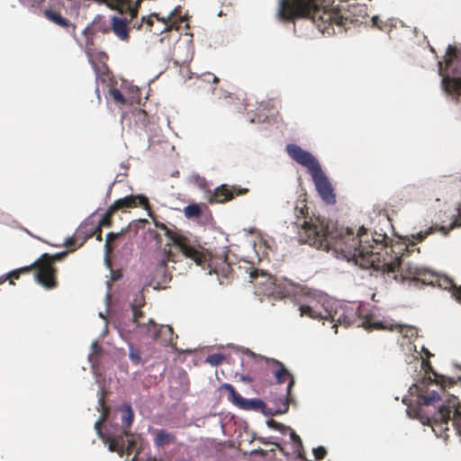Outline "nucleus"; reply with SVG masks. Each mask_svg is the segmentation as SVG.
I'll use <instances>...</instances> for the list:
<instances>
[{
    "instance_id": "57",
    "label": "nucleus",
    "mask_w": 461,
    "mask_h": 461,
    "mask_svg": "<svg viewBox=\"0 0 461 461\" xmlns=\"http://www.w3.org/2000/svg\"><path fill=\"white\" fill-rule=\"evenodd\" d=\"M99 315L101 318L105 319L104 315L102 312H100Z\"/></svg>"
},
{
    "instance_id": "46",
    "label": "nucleus",
    "mask_w": 461,
    "mask_h": 461,
    "mask_svg": "<svg viewBox=\"0 0 461 461\" xmlns=\"http://www.w3.org/2000/svg\"><path fill=\"white\" fill-rule=\"evenodd\" d=\"M267 425L269 428H272L276 430H282V429L284 428V425L278 423L277 421H276L274 420H268Z\"/></svg>"
},
{
    "instance_id": "50",
    "label": "nucleus",
    "mask_w": 461,
    "mask_h": 461,
    "mask_svg": "<svg viewBox=\"0 0 461 461\" xmlns=\"http://www.w3.org/2000/svg\"><path fill=\"white\" fill-rule=\"evenodd\" d=\"M94 236H95L97 240H99V241L102 240V230H101V228H99V227L96 228V233H95Z\"/></svg>"
},
{
    "instance_id": "45",
    "label": "nucleus",
    "mask_w": 461,
    "mask_h": 461,
    "mask_svg": "<svg viewBox=\"0 0 461 461\" xmlns=\"http://www.w3.org/2000/svg\"><path fill=\"white\" fill-rule=\"evenodd\" d=\"M452 295L461 303V285L457 286L455 285V287L452 289Z\"/></svg>"
},
{
    "instance_id": "39",
    "label": "nucleus",
    "mask_w": 461,
    "mask_h": 461,
    "mask_svg": "<svg viewBox=\"0 0 461 461\" xmlns=\"http://www.w3.org/2000/svg\"><path fill=\"white\" fill-rule=\"evenodd\" d=\"M92 350L93 352L89 355V360L90 362L95 363V361H97L96 356L101 351V347L98 345L97 342H94L92 344Z\"/></svg>"
},
{
    "instance_id": "14",
    "label": "nucleus",
    "mask_w": 461,
    "mask_h": 461,
    "mask_svg": "<svg viewBox=\"0 0 461 461\" xmlns=\"http://www.w3.org/2000/svg\"><path fill=\"white\" fill-rule=\"evenodd\" d=\"M98 402L101 408V415L95 423V429L104 444L108 445V449L111 452H115V436L113 433L104 432L103 427V423L107 420L110 413V407L105 403V393L104 391Z\"/></svg>"
},
{
    "instance_id": "26",
    "label": "nucleus",
    "mask_w": 461,
    "mask_h": 461,
    "mask_svg": "<svg viewBox=\"0 0 461 461\" xmlns=\"http://www.w3.org/2000/svg\"><path fill=\"white\" fill-rule=\"evenodd\" d=\"M457 53H458V50L456 46L448 45V47L447 49L446 56L444 58L445 68H443V63L441 61H439L441 63V68H442L443 74L446 75L447 77H448L449 78H454V77H455L454 69L457 66V62L459 60H461V59H459L455 61V59L457 57ZM438 74H440V65L439 64H438ZM439 76L442 77L441 75H439Z\"/></svg>"
},
{
    "instance_id": "41",
    "label": "nucleus",
    "mask_w": 461,
    "mask_h": 461,
    "mask_svg": "<svg viewBox=\"0 0 461 461\" xmlns=\"http://www.w3.org/2000/svg\"><path fill=\"white\" fill-rule=\"evenodd\" d=\"M312 452L316 460L323 459L327 454L325 447L321 446L313 448Z\"/></svg>"
},
{
    "instance_id": "37",
    "label": "nucleus",
    "mask_w": 461,
    "mask_h": 461,
    "mask_svg": "<svg viewBox=\"0 0 461 461\" xmlns=\"http://www.w3.org/2000/svg\"><path fill=\"white\" fill-rule=\"evenodd\" d=\"M129 357L133 364L139 365L140 363V350L133 346L130 345Z\"/></svg>"
},
{
    "instance_id": "44",
    "label": "nucleus",
    "mask_w": 461,
    "mask_h": 461,
    "mask_svg": "<svg viewBox=\"0 0 461 461\" xmlns=\"http://www.w3.org/2000/svg\"><path fill=\"white\" fill-rule=\"evenodd\" d=\"M457 211H458L457 215H456V219L454 220V221L452 222V224L450 225L449 229H453L455 227H461V205L458 207Z\"/></svg>"
},
{
    "instance_id": "25",
    "label": "nucleus",
    "mask_w": 461,
    "mask_h": 461,
    "mask_svg": "<svg viewBox=\"0 0 461 461\" xmlns=\"http://www.w3.org/2000/svg\"><path fill=\"white\" fill-rule=\"evenodd\" d=\"M250 282L255 286L262 287V293H272L275 286V278L258 269H252L249 273Z\"/></svg>"
},
{
    "instance_id": "27",
    "label": "nucleus",
    "mask_w": 461,
    "mask_h": 461,
    "mask_svg": "<svg viewBox=\"0 0 461 461\" xmlns=\"http://www.w3.org/2000/svg\"><path fill=\"white\" fill-rule=\"evenodd\" d=\"M96 213H94L82 222L76 230L77 232V236H80L81 240L79 246H83L88 239L92 238L94 234L96 233Z\"/></svg>"
},
{
    "instance_id": "33",
    "label": "nucleus",
    "mask_w": 461,
    "mask_h": 461,
    "mask_svg": "<svg viewBox=\"0 0 461 461\" xmlns=\"http://www.w3.org/2000/svg\"><path fill=\"white\" fill-rule=\"evenodd\" d=\"M455 283L452 279L445 276H437V282H436V285L442 288V289H445V290H449V291H452V289L455 287Z\"/></svg>"
},
{
    "instance_id": "8",
    "label": "nucleus",
    "mask_w": 461,
    "mask_h": 461,
    "mask_svg": "<svg viewBox=\"0 0 461 461\" xmlns=\"http://www.w3.org/2000/svg\"><path fill=\"white\" fill-rule=\"evenodd\" d=\"M156 226L165 231L166 236L185 258L194 260L196 265L202 266L203 268H205V265L207 264L210 268V274L212 271L218 274L219 270L213 266V257L208 254L196 240L172 231L164 223L158 224L156 222Z\"/></svg>"
},
{
    "instance_id": "43",
    "label": "nucleus",
    "mask_w": 461,
    "mask_h": 461,
    "mask_svg": "<svg viewBox=\"0 0 461 461\" xmlns=\"http://www.w3.org/2000/svg\"><path fill=\"white\" fill-rule=\"evenodd\" d=\"M290 438L295 446L303 447V442H302L301 438L294 430H291V432H290Z\"/></svg>"
},
{
    "instance_id": "10",
    "label": "nucleus",
    "mask_w": 461,
    "mask_h": 461,
    "mask_svg": "<svg viewBox=\"0 0 461 461\" xmlns=\"http://www.w3.org/2000/svg\"><path fill=\"white\" fill-rule=\"evenodd\" d=\"M68 251H62L54 255L48 253L42 254L37 260L36 266L39 267V273L36 275V281L46 289H53L58 286L57 268L54 267L56 261L64 259Z\"/></svg>"
},
{
    "instance_id": "2",
    "label": "nucleus",
    "mask_w": 461,
    "mask_h": 461,
    "mask_svg": "<svg viewBox=\"0 0 461 461\" xmlns=\"http://www.w3.org/2000/svg\"><path fill=\"white\" fill-rule=\"evenodd\" d=\"M422 369L426 375L422 379L414 384L411 390L417 393V406L411 411L424 425L431 427L438 438L447 439L449 424L461 435V402L458 398L451 395L440 404V396L437 389L443 391L447 386H452L454 380L437 374L429 360H423Z\"/></svg>"
},
{
    "instance_id": "42",
    "label": "nucleus",
    "mask_w": 461,
    "mask_h": 461,
    "mask_svg": "<svg viewBox=\"0 0 461 461\" xmlns=\"http://www.w3.org/2000/svg\"><path fill=\"white\" fill-rule=\"evenodd\" d=\"M21 274L18 269L11 271L5 278H0L1 281H5L6 279H10V284L14 285L13 279H18L20 277Z\"/></svg>"
},
{
    "instance_id": "29",
    "label": "nucleus",
    "mask_w": 461,
    "mask_h": 461,
    "mask_svg": "<svg viewBox=\"0 0 461 461\" xmlns=\"http://www.w3.org/2000/svg\"><path fill=\"white\" fill-rule=\"evenodd\" d=\"M117 14L125 15L124 17H128L131 22L132 18H137L138 10L132 7L131 0H117Z\"/></svg>"
},
{
    "instance_id": "1",
    "label": "nucleus",
    "mask_w": 461,
    "mask_h": 461,
    "mask_svg": "<svg viewBox=\"0 0 461 461\" xmlns=\"http://www.w3.org/2000/svg\"><path fill=\"white\" fill-rule=\"evenodd\" d=\"M298 207H295V211ZM299 213L304 219L298 231L299 241L307 243L310 246L324 250H334L337 254H340L348 261H354L362 268H374L381 270L388 276L391 274L388 269L384 267H376L374 266H366L361 264L365 259H373L374 261L384 260L389 256H396L398 258H406L410 251L415 249L416 243L401 244L394 243L388 246V236L385 232L374 231L371 235L367 230L361 227L355 235L348 228L339 227L333 222L320 216L306 220L305 213H308L306 205L299 209Z\"/></svg>"
},
{
    "instance_id": "19",
    "label": "nucleus",
    "mask_w": 461,
    "mask_h": 461,
    "mask_svg": "<svg viewBox=\"0 0 461 461\" xmlns=\"http://www.w3.org/2000/svg\"><path fill=\"white\" fill-rule=\"evenodd\" d=\"M312 177L321 199L327 203H334L336 202V197L333 192V188L322 169L321 168L318 170V172L316 171L313 173Z\"/></svg>"
},
{
    "instance_id": "23",
    "label": "nucleus",
    "mask_w": 461,
    "mask_h": 461,
    "mask_svg": "<svg viewBox=\"0 0 461 461\" xmlns=\"http://www.w3.org/2000/svg\"><path fill=\"white\" fill-rule=\"evenodd\" d=\"M441 66V63L439 62ZM440 75L442 76V86L443 89L448 94H461V59L457 62V66L454 69V78H449L443 74L442 68H440Z\"/></svg>"
},
{
    "instance_id": "22",
    "label": "nucleus",
    "mask_w": 461,
    "mask_h": 461,
    "mask_svg": "<svg viewBox=\"0 0 461 461\" xmlns=\"http://www.w3.org/2000/svg\"><path fill=\"white\" fill-rule=\"evenodd\" d=\"M136 207H142L147 211H150L148 197L143 194H131L117 199V211L126 212L128 209Z\"/></svg>"
},
{
    "instance_id": "38",
    "label": "nucleus",
    "mask_w": 461,
    "mask_h": 461,
    "mask_svg": "<svg viewBox=\"0 0 461 461\" xmlns=\"http://www.w3.org/2000/svg\"><path fill=\"white\" fill-rule=\"evenodd\" d=\"M220 259L221 260V265H222L221 271H222V273L225 274L230 269V264L227 263V259H228V251L227 250L222 251Z\"/></svg>"
},
{
    "instance_id": "48",
    "label": "nucleus",
    "mask_w": 461,
    "mask_h": 461,
    "mask_svg": "<svg viewBox=\"0 0 461 461\" xmlns=\"http://www.w3.org/2000/svg\"><path fill=\"white\" fill-rule=\"evenodd\" d=\"M98 2H104L111 9H115V0H97Z\"/></svg>"
},
{
    "instance_id": "34",
    "label": "nucleus",
    "mask_w": 461,
    "mask_h": 461,
    "mask_svg": "<svg viewBox=\"0 0 461 461\" xmlns=\"http://www.w3.org/2000/svg\"><path fill=\"white\" fill-rule=\"evenodd\" d=\"M185 215L187 218L199 217L202 214V209L199 204L192 203L185 207Z\"/></svg>"
},
{
    "instance_id": "40",
    "label": "nucleus",
    "mask_w": 461,
    "mask_h": 461,
    "mask_svg": "<svg viewBox=\"0 0 461 461\" xmlns=\"http://www.w3.org/2000/svg\"><path fill=\"white\" fill-rule=\"evenodd\" d=\"M36 264V261H34L32 265L30 266H27V267H20L18 268L20 274H29L31 273V271L32 269H35L36 272H35V275L34 276L36 277V275L39 273V267L35 265Z\"/></svg>"
},
{
    "instance_id": "31",
    "label": "nucleus",
    "mask_w": 461,
    "mask_h": 461,
    "mask_svg": "<svg viewBox=\"0 0 461 461\" xmlns=\"http://www.w3.org/2000/svg\"><path fill=\"white\" fill-rule=\"evenodd\" d=\"M436 231H441L444 236H447L448 234L449 229H447L444 226H441V227L431 226L425 230H421V231L418 232L416 235H412V238L414 240H416L418 242H421L429 235H430Z\"/></svg>"
},
{
    "instance_id": "30",
    "label": "nucleus",
    "mask_w": 461,
    "mask_h": 461,
    "mask_svg": "<svg viewBox=\"0 0 461 461\" xmlns=\"http://www.w3.org/2000/svg\"><path fill=\"white\" fill-rule=\"evenodd\" d=\"M170 280V277L167 274V264L164 259H162L158 265L154 276L152 278V282L156 283L158 286L167 283Z\"/></svg>"
},
{
    "instance_id": "54",
    "label": "nucleus",
    "mask_w": 461,
    "mask_h": 461,
    "mask_svg": "<svg viewBox=\"0 0 461 461\" xmlns=\"http://www.w3.org/2000/svg\"><path fill=\"white\" fill-rule=\"evenodd\" d=\"M29 2L35 3V4H36V6H35V7H38V6H40V5H41V3H43V2H44V0H29Z\"/></svg>"
},
{
    "instance_id": "5",
    "label": "nucleus",
    "mask_w": 461,
    "mask_h": 461,
    "mask_svg": "<svg viewBox=\"0 0 461 461\" xmlns=\"http://www.w3.org/2000/svg\"><path fill=\"white\" fill-rule=\"evenodd\" d=\"M301 316H307L313 320L330 321L337 333L338 324L345 327H364L366 330L381 328L378 322H373L368 316L362 317L360 308L348 306H330L329 302L322 295L318 298H311L308 303L299 306Z\"/></svg>"
},
{
    "instance_id": "20",
    "label": "nucleus",
    "mask_w": 461,
    "mask_h": 461,
    "mask_svg": "<svg viewBox=\"0 0 461 461\" xmlns=\"http://www.w3.org/2000/svg\"><path fill=\"white\" fill-rule=\"evenodd\" d=\"M140 90L137 86L122 78L121 90L117 89V103L122 104H140L141 98Z\"/></svg>"
},
{
    "instance_id": "35",
    "label": "nucleus",
    "mask_w": 461,
    "mask_h": 461,
    "mask_svg": "<svg viewBox=\"0 0 461 461\" xmlns=\"http://www.w3.org/2000/svg\"><path fill=\"white\" fill-rule=\"evenodd\" d=\"M81 242V240H80V236H77V232L76 231L75 234L70 237V238H68L65 241V246L69 248V252H73L75 251L77 248H80L81 246H79V243Z\"/></svg>"
},
{
    "instance_id": "49",
    "label": "nucleus",
    "mask_w": 461,
    "mask_h": 461,
    "mask_svg": "<svg viewBox=\"0 0 461 461\" xmlns=\"http://www.w3.org/2000/svg\"><path fill=\"white\" fill-rule=\"evenodd\" d=\"M240 380L246 383H251L253 382V378L249 375H241L240 376Z\"/></svg>"
},
{
    "instance_id": "7",
    "label": "nucleus",
    "mask_w": 461,
    "mask_h": 461,
    "mask_svg": "<svg viewBox=\"0 0 461 461\" xmlns=\"http://www.w3.org/2000/svg\"><path fill=\"white\" fill-rule=\"evenodd\" d=\"M376 267H384L388 269L393 277L396 281L411 280L420 282L423 285L436 286L438 275L434 272L420 267L411 262H405V258H398L396 256H389L384 260L375 261ZM365 267L374 266V260L365 259L361 262Z\"/></svg>"
},
{
    "instance_id": "21",
    "label": "nucleus",
    "mask_w": 461,
    "mask_h": 461,
    "mask_svg": "<svg viewBox=\"0 0 461 461\" xmlns=\"http://www.w3.org/2000/svg\"><path fill=\"white\" fill-rule=\"evenodd\" d=\"M43 16L50 23L66 30L70 34H76L77 26L74 23H72L68 19L64 17L60 14V12L55 9L54 7L45 8L43 10Z\"/></svg>"
},
{
    "instance_id": "56",
    "label": "nucleus",
    "mask_w": 461,
    "mask_h": 461,
    "mask_svg": "<svg viewBox=\"0 0 461 461\" xmlns=\"http://www.w3.org/2000/svg\"><path fill=\"white\" fill-rule=\"evenodd\" d=\"M121 236H122V233L117 232V234H116L117 240H119L121 238Z\"/></svg>"
},
{
    "instance_id": "15",
    "label": "nucleus",
    "mask_w": 461,
    "mask_h": 461,
    "mask_svg": "<svg viewBox=\"0 0 461 461\" xmlns=\"http://www.w3.org/2000/svg\"><path fill=\"white\" fill-rule=\"evenodd\" d=\"M180 14L181 10L178 6L170 12L167 17H159L158 14L153 13L148 16H142L141 19L143 25L145 24L146 30L149 32H151V28L154 23V17L158 21L162 22L165 24V28L161 31V32H169L172 29H177L179 27V24L184 22V18L181 17Z\"/></svg>"
},
{
    "instance_id": "32",
    "label": "nucleus",
    "mask_w": 461,
    "mask_h": 461,
    "mask_svg": "<svg viewBox=\"0 0 461 461\" xmlns=\"http://www.w3.org/2000/svg\"><path fill=\"white\" fill-rule=\"evenodd\" d=\"M114 212H115V202L109 206L107 212L104 215L100 216V215L96 214L97 227L102 228V227L111 226L112 225V218H113V214Z\"/></svg>"
},
{
    "instance_id": "11",
    "label": "nucleus",
    "mask_w": 461,
    "mask_h": 461,
    "mask_svg": "<svg viewBox=\"0 0 461 461\" xmlns=\"http://www.w3.org/2000/svg\"><path fill=\"white\" fill-rule=\"evenodd\" d=\"M117 412L121 414L122 428L124 433V436H117V455L129 456L136 448L135 435L128 431L134 420V411L130 403H123L117 409Z\"/></svg>"
},
{
    "instance_id": "28",
    "label": "nucleus",
    "mask_w": 461,
    "mask_h": 461,
    "mask_svg": "<svg viewBox=\"0 0 461 461\" xmlns=\"http://www.w3.org/2000/svg\"><path fill=\"white\" fill-rule=\"evenodd\" d=\"M154 434V444L157 447H165L176 442V436L172 432H168L166 429H157L153 432Z\"/></svg>"
},
{
    "instance_id": "36",
    "label": "nucleus",
    "mask_w": 461,
    "mask_h": 461,
    "mask_svg": "<svg viewBox=\"0 0 461 461\" xmlns=\"http://www.w3.org/2000/svg\"><path fill=\"white\" fill-rule=\"evenodd\" d=\"M224 356L220 353H215L209 355L206 357L205 362L210 364L211 366H220L224 361Z\"/></svg>"
},
{
    "instance_id": "12",
    "label": "nucleus",
    "mask_w": 461,
    "mask_h": 461,
    "mask_svg": "<svg viewBox=\"0 0 461 461\" xmlns=\"http://www.w3.org/2000/svg\"><path fill=\"white\" fill-rule=\"evenodd\" d=\"M286 151L291 158L306 167L311 176L321 168L314 156L296 144H288L286 146Z\"/></svg>"
},
{
    "instance_id": "18",
    "label": "nucleus",
    "mask_w": 461,
    "mask_h": 461,
    "mask_svg": "<svg viewBox=\"0 0 461 461\" xmlns=\"http://www.w3.org/2000/svg\"><path fill=\"white\" fill-rule=\"evenodd\" d=\"M249 189L237 185H221L215 188L213 193L209 197L210 203H226L232 200L235 196L243 195L248 194Z\"/></svg>"
},
{
    "instance_id": "6",
    "label": "nucleus",
    "mask_w": 461,
    "mask_h": 461,
    "mask_svg": "<svg viewBox=\"0 0 461 461\" xmlns=\"http://www.w3.org/2000/svg\"><path fill=\"white\" fill-rule=\"evenodd\" d=\"M98 23L94 22L92 26H87L83 31V39L78 43L84 48L88 58V61L93 65L96 71L97 87L96 93L99 96L100 91L105 96L108 108L112 110L113 103H115V81L113 72L108 69L105 62L108 59L107 55L99 51L94 43L93 36Z\"/></svg>"
},
{
    "instance_id": "52",
    "label": "nucleus",
    "mask_w": 461,
    "mask_h": 461,
    "mask_svg": "<svg viewBox=\"0 0 461 461\" xmlns=\"http://www.w3.org/2000/svg\"><path fill=\"white\" fill-rule=\"evenodd\" d=\"M378 22H379V18H378L377 16H374V17L372 18L373 25H374V26H376V27H378V28H381V27H380V25H379V23H378Z\"/></svg>"
},
{
    "instance_id": "51",
    "label": "nucleus",
    "mask_w": 461,
    "mask_h": 461,
    "mask_svg": "<svg viewBox=\"0 0 461 461\" xmlns=\"http://www.w3.org/2000/svg\"><path fill=\"white\" fill-rule=\"evenodd\" d=\"M144 0H136L134 3H132V7L133 8H136V10L139 11L140 7V5L141 3L143 2Z\"/></svg>"
},
{
    "instance_id": "55",
    "label": "nucleus",
    "mask_w": 461,
    "mask_h": 461,
    "mask_svg": "<svg viewBox=\"0 0 461 461\" xmlns=\"http://www.w3.org/2000/svg\"><path fill=\"white\" fill-rule=\"evenodd\" d=\"M122 275L121 270L117 269V275H116L117 281H118L119 279H121V278H122Z\"/></svg>"
},
{
    "instance_id": "9",
    "label": "nucleus",
    "mask_w": 461,
    "mask_h": 461,
    "mask_svg": "<svg viewBox=\"0 0 461 461\" xmlns=\"http://www.w3.org/2000/svg\"><path fill=\"white\" fill-rule=\"evenodd\" d=\"M221 388L229 393L228 399L236 406L242 410H254L261 411L265 414L269 415H279L288 411V401L278 399L276 402L274 409H268L266 411V404L259 399H245L239 393L236 392L235 388L230 384H223Z\"/></svg>"
},
{
    "instance_id": "17",
    "label": "nucleus",
    "mask_w": 461,
    "mask_h": 461,
    "mask_svg": "<svg viewBox=\"0 0 461 461\" xmlns=\"http://www.w3.org/2000/svg\"><path fill=\"white\" fill-rule=\"evenodd\" d=\"M271 372L276 378L277 384H283L288 381L286 387V395L283 400H287L288 402L291 401V391L294 385V378L293 375L286 369L283 363L276 359L267 360Z\"/></svg>"
},
{
    "instance_id": "58",
    "label": "nucleus",
    "mask_w": 461,
    "mask_h": 461,
    "mask_svg": "<svg viewBox=\"0 0 461 461\" xmlns=\"http://www.w3.org/2000/svg\"><path fill=\"white\" fill-rule=\"evenodd\" d=\"M135 459H136V455H134V456L131 457V461H135Z\"/></svg>"
},
{
    "instance_id": "47",
    "label": "nucleus",
    "mask_w": 461,
    "mask_h": 461,
    "mask_svg": "<svg viewBox=\"0 0 461 461\" xmlns=\"http://www.w3.org/2000/svg\"><path fill=\"white\" fill-rule=\"evenodd\" d=\"M19 2L23 5L27 7H35L36 4L32 2H29V0H19Z\"/></svg>"
},
{
    "instance_id": "60",
    "label": "nucleus",
    "mask_w": 461,
    "mask_h": 461,
    "mask_svg": "<svg viewBox=\"0 0 461 461\" xmlns=\"http://www.w3.org/2000/svg\"><path fill=\"white\" fill-rule=\"evenodd\" d=\"M3 283H4V281H1V282H0V284H3Z\"/></svg>"
},
{
    "instance_id": "13",
    "label": "nucleus",
    "mask_w": 461,
    "mask_h": 461,
    "mask_svg": "<svg viewBox=\"0 0 461 461\" xmlns=\"http://www.w3.org/2000/svg\"><path fill=\"white\" fill-rule=\"evenodd\" d=\"M286 151L291 158L306 167L311 176L321 168L314 156L296 144H288L286 146Z\"/></svg>"
},
{
    "instance_id": "53",
    "label": "nucleus",
    "mask_w": 461,
    "mask_h": 461,
    "mask_svg": "<svg viewBox=\"0 0 461 461\" xmlns=\"http://www.w3.org/2000/svg\"><path fill=\"white\" fill-rule=\"evenodd\" d=\"M110 24H111L112 30H113V32H115V15H113V16L111 17V23H110Z\"/></svg>"
},
{
    "instance_id": "24",
    "label": "nucleus",
    "mask_w": 461,
    "mask_h": 461,
    "mask_svg": "<svg viewBox=\"0 0 461 461\" xmlns=\"http://www.w3.org/2000/svg\"><path fill=\"white\" fill-rule=\"evenodd\" d=\"M142 27L143 22L141 18L140 20L132 18V20L129 22L128 17H117V38L121 41H128L130 39V29L134 28L140 31Z\"/></svg>"
},
{
    "instance_id": "16",
    "label": "nucleus",
    "mask_w": 461,
    "mask_h": 461,
    "mask_svg": "<svg viewBox=\"0 0 461 461\" xmlns=\"http://www.w3.org/2000/svg\"><path fill=\"white\" fill-rule=\"evenodd\" d=\"M115 244V232H109L106 236V240L104 243V265L110 270V280L106 281L107 293L105 299L109 303L112 299V285L115 281V270L113 267V252Z\"/></svg>"
},
{
    "instance_id": "3",
    "label": "nucleus",
    "mask_w": 461,
    "mask_h": 461,
    "mask_svg": "<svg viewBox=\"0 0 461 461\" xmlns=\"http://www.w3.org/2000/svg\"><path fill=\"white\" fill-rule=\"evenodd\" d=\"M365 5L358 4L342 5L330 9L319 7L317 0H281L277 17L281 21H294L311 18L322 32L335 24L346 32L349 24L362 23L365 18Z\"/></svg>"
},
{
    "instance_id": "59",
    "label": "nucleus",
    "mask_w": 461,
    "mask_h": 461,
    "mask_svg": "<svg viewBox=\"0 0 461 461\" xmlns=\"http://www.w3.org/2000/svg\"><path fill=\"white\" fill-rule=\"evenodd\" d=\"M218 78L216 77H213V82H217Z\"/></svg>"
},
{
    "instance_id": "4",
    "label": "nucleus",
    "mask_w": 461,
    "mask_h": 461,
    "mask_svg": "<svg viewBox=\"0 0 461 461\" xmlns=\"http://www.w3.org/2000/svg\"><path fill=\"white\" fill-rule=\"evenodd\" d=\"M144 304L142 294H138L135 302L130 303L129 309L125 313L117 316V331L124 339L149 338L152 340L158 341L164 346H171L177 350L176 346L177 335L174 334L173 329L169 325H162L160 327L144 312L140 310V306Z\"/></svg>"
}]
</instances>
